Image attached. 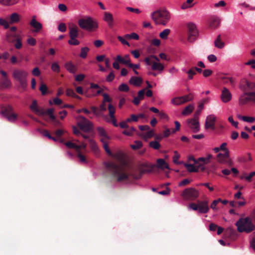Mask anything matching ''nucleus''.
Segmentation results:
<instances>
[{"label": "nucleus", "instance_id": "obj_1", "mask_svg": "<svg viewBox=\"0 0 255 255\" xmlns=\"http://www.w3.org/2000/svg\"><path fill=\"white\" fill-rule=\"evenodd\" d=\"M105 165L107 171L114 177H116L118 182L128 179L129 176L134 179H138L141 177L143 174L151 172L155 167L154 164L142 163L139 167V173L135 174L134 172H131L128 174L125 171L124 167L118 165L114 162H105Z\"/></svg>", "mask_w": 255, "mask_h": 255}, {"label": "nucleus", "instance_id": "obj_2", "mask_svg": "<svg viewBox=\"0 0 255 255\" xmlns=\"http://www.w3.org/2000/svg\"><path fill=\"white\" fill-rule=\"evenodd\" d=\"M245 84H241L240 88L244 91L239 99V104L244 105L249 102L255 104V83L246 81Z\"/></svg>", "mask_w": 255, "mask_h": 255}, {"label": "nucleus", "instance_id": "obj_3", "mask_svg": "<svg viewBox=\"0 0 255 255\" xmlns=\"http://www.w3.org/2000/svg\"><path fill=\"white\" fill-rule=\"evenodd\" d=\"M238 231L240 233H250L255 230V225L249 217L240 218L236 223Z\"/></svg>", "mask_w": 255, "mask_h": 255}, {"label": "nucleus", "instance_id": "obj_4", "mask_svg": "<svg viewBox=\"0 0 255 255\" xmlns=\"http://www.w3.org/2000/svg\"><path fill=\"white\" fill-rule=\"evenodd\" d=\"M151 16L156 24L164 26L167 24L170 19V13L165 9L154 11Z\"/></svg>", "mask_w": 255, "mask_h": 255}, {"label": "nucleus", "instance_id": "obj_5", "mask_svg": "<svg viewBox=\"0 0 255 255\" xmlns=\"http://www.w3.org/2000/svg\"><path fill=\"white\" fill-rule=\"evenodd\" d=\"M79 26L83 29L89 32H94L98 28V24L91 17H87L85 18H81L78 20Z\"/></svg>", "mask_w": 255, "mask_h": 255}, {"label": "nucleus", "instance_id": "obj_6", "mask_svg": "<svg viewBox=\"0 0 255 255\" xmlns=\"http://www.w3.org/2000/svg\"><path fill=\"white\" fill-rule=\"evenodd\" d=\"M27 75L28 73L22 69H15L12 73L13 78L19 82L20 86L22 88H25L27 86L26 78Z\"/></svg>", "mask_w": 255, "mask_h": 255}, {"label": "nucleus", "instance_id": "obj_7", "mask_svg": "<svg viewBox=\"0 0 255 255\" xmlns=\"http://www.w3.org/2000/svg\"><path fill=\"white\" fill-rule=\"evenodd\" d=\"M227 145V143L224 142L219 147L220 150L224 151V153H219L217 155V160L221 163L231 164V161L229 159L230 151L226 147Z\"/></svg>", "mask_w": 255, "mask_h": 255}, {"label": "nucleus", "instance_id": "obj_8", "mask_svg": "<svg viewBox=\"0 0 255 255\" xmlns=\"http://www.w3.org/2000/svg\"><path fill=\"white\" fill-rule=\"evenodd\" d=\"M0 113L11 123H14L17 119V115L13 112V109L11 106L2 107Z\"/></svg>", "mask_w": 255, "mask_h": 255}, {"label": "nucleus", "instance_id": "obj_9", "mask_svg": "<svg viewBox=\"0 0 255 255\" xmlns=\"http://www.w3.org/2000/svg\"><path fill=\"white\" fill-rule=\"evenodd\" d=\"M187 40L189 42H194L198 35L196 25L192 22H189L187 24Z\"/></svg>", "mask_w": 255, "mask_h": 255}, {"label": "nucleus", "instance_id": "obj_10", "mask_svg": "<svg viewBox=\"0 0 255 255\" xmlns=\"http://www.w3.org/2000/svg\"><path fill=\"white\" fill-rule=\"evenodd\" d=\"M199 193L194 188H186L183 190L181 196L185 199L194 200L199 197Z\"/></svg>", "mask_w": 255, "mask_h": 255}, {"label": "nucleus", "instance_id": "obj_11", "mask_svg": "<svg viewBox=\"0 0 255 255\" xmlns=\"http://www.w3.org/2000/svg\"><path fill=\"white\" fill-rule=\"evenodd\" d=\"M79 121L77 125L79 128L85 132L89 131L92 127V124L88 120L82 116L79 117Z\"/></svg>", "mask_w": 255, "mask_h": 255}, {"label": "nucleus", "instance_id": "obj_12", "mask_svg": "<svg viewBox=\"0 0 255 255\" xmlns=\"http://www.w3.org/2000/svg\"><path fill=\"white\" fill-rule=\"evenodd\" d=\"M90 109L94 115L96 117H100L103 115V112L107 110L106 103H102L100 105L99 108L95 106L90 107Z\"/></svg>", "mask_w": 255, "mask_h": 255}, {"label": "nucleus", "instance_id": "obj_13", "mask_svg": "<svg viewBox=\"0 0 255 255\" xmlns=\"http://www.w3.org/2000/svg\"><path fill=\"white\" fill-rule=\"evenodd\" d=\"M216 118L213 115L208 116L206 120L205 128L206 129L211 128L213 130L215 129V123Z\"/></svg>", "mask_w": 255, "mask_h": 255}, {"label": "nucleus", "instance_id": "obj_14", "mask_svg": "<svg viewBox=\"0 0 255 255\" xmlns=\"http://www.w3.org/2000/svg\"><path fill=\"white\" fill-rule=\"evenodd\" d=\"M31 27L33 28L32 32L38 33L42 29V25L35 19V16H33L29 23Z\"/></svg>", "mask_w": 255, "mask_h": 255}, {"label": "nucleus", "instance_id": "obj_15", "mask_svg": "<svg viewBox=\"0 0 255 255\" xmlns=\"http://www.w3.org/2000/svg\"><path fill=\"white\" fill-rule=\"evenodd\" d=\"M221 99L223 102L228 103L232 99V94L230 91L226 87H224L222 91Z\"/></svg>", "mask_w": 255, "mask_h": 255}, {"label": "nucleus", "instance_id": "obj_16", "mask_svg": "<svg viewBox=\"0 0 255 255\" xmlns=\"http://www.w3.org/2000/svg\"><path fill=\"white\" fill-rule=\"evenodd\" d=\"M220 24V19L219 17L213 16L209 18L208 20V26L211 29H216Z\"/></svg>", "mask_w": 255, "mask_h": 255}, {"label": "nucleus", "instance_id": "obj_17", "mask_svg": "<svg viewBox=\"0 0 255 255\" xmlns=\"http://www.w3.org/2000/svg\"><path fill=\"white\" fill-rule=\"evenodd\" d=\"M184 166L187 170L190 172H198L199 170L204 171L205 170L204 166L201 164H199V165L195 166L192 164L185 163Z\"/></svg>", "mask_w": 255, "mask_h": 255}, {"label": "nucleus", "instance_id": "obj_18", "mask_svg": "<svg viewBox=\"0 0 255 255\" xmlns=\"http://www.w3.org/2000/svg\"><path fill=\"white\" fill-rule=\"evenodd\" d=\"M30 109L33 111L36 115L39 116H44L45 114V111L43 109H40L38 108L37 101L33 100L30 106Z\"/></svg>", "mask_w": 255, "mask_h": 255}, {"label": "nucleus", "instance_id": "obj_19", "mask_svg": "<svg viewBox=\"0 0 255 255\" xmlns=\"http://www.w3.org/2000/svg\"><path fill=\"white\" fill-rule=\"evenodd\" d=\"M69 36L70 39H74V38H77L79 36V28L78 26L73 24L69 26Z\"/></svg>", "mask_w": 255, "mask_h": 255}, {"label": "nucleus", "instance_id": "obj_20", "mask_svg": "<svg viewBox=\"0 0 255 255\" xmlns=\"http://www.w3.org/2000/svg\"><path fill=\"white\" fill-rule=\"evenodd\" d=\"M189 126L193 130V132H196L199 130V123L198 118L194 117V119L188 121Z\"/></svg>", "mask_w": 255, "mask_h": 255}, {"label": "nucleus", "instance_id": "obj_21", "mask_svg": "<svg viewBox=\"0 0 255 255\" xmlns=\"http://www.w3.org/2000/svg\"><path fill=\"white\" fill-rule=\"evenodd\" d=\"M199 209L198 211L200 213H207L209 210L208 202L207 201H198Z\"/></svg>", "mask_w": 255, "mask_h": 255}, {"label": "nucleus", "instance_id": "obj_22", "mask_svg": "<svg viewBox=\"0 0 255 255\" xmlns=\"http://www.w3.org/2000/svg\"><path fill=\"white\" fill-rule=\"evenodd\" d=\"M104 20L107 22L110 28H112L114 26V18L112 13L105 12L104 13Z\"/></svg>", "mask_w": 255, "mask_h": 255}, {"label": "nucleus", "instance_id": "obj_23", "mask_svg": "<svg viewBox=\"0 0 255 255\" xmlns=\"http://www.w3.org/2000/svg\"><path fill=\"white\" fill-rule=\"evenodd\" d=\"M116 60L121 64H125L127 66L130 62V59L128 55H126L124 57H122L121 55H117L116 57Z\"/></svg>", "mask_w": 255, "mask_h": 255}, {"label": "nucleus", "instance_id": "obj_24", "mask_svg": "<svg viewBox=\"0 0 255 255\" xmlns=\"http://www.w3.org/2000/svg\"><path fill=\"white\" fill-rule=\"evenodd\" d=\"M143 82L142 79L139 77L132 76L129 81V84L134 86H140Z\"/></svg>", "mask_w": 255, "mask_h": 255}, {"label": "nucleus", "instance_id": "obj_25", "mask_svg": "<svg viewBox=\"0 0 255 255\" xmlns=\"http://www.w3.org/2000/svg\"><path fill=\"white\" fill-rule=\"evenodd\" d=\"M10 24L18 23L20 21V15L16 12L12 13L8 18Z\"/></svg>", "mask_w": 255, "mask_h": 255}, {"label": "nucleus", "instance_id": "obj_26", "mask_svg": "<svg viewBox=\"0 0 255 255\" xmlns=\"http://www.w3.org/2000/svg\"><path fill=\"white\" fill-rule=\"evenodd\" d=\"M21 36L20 34L16 33H7L6 34V39L8 42L13 43L15 40H17L18 38H21Z\"/></svg>", "mask_w": 255, "mask_h": 255}, {"label": "nucleus", "instance_id": "obj_27", "mask_svg": "<svg viewBox=\"0 0 255 255\" xmlns=\"http://www.w3.org/2000/svg\"><path fill=\"white\" fill-rule=\"evenodd\" d=\"M65 68L70 73L74 74L77 71V68L71 61L65 64Z\"/></svg>", "mask_w": 255, "mask_h": 255}, {"label": "nucleus", "instance_id": "obj_28", "mask_svg": "<svg viewBox=\"0 0 255 255\" xmlns=\"http://www.w3.org/2000/svg\"><path fill=\"white\" fill-rule=\"evenodd\" d=\"M157 164L155 165L157 167L161 169H164L165 168L166 169H169V166L167 164V163L164 161V159L159 158L157 160Z\"/></svg>", "mask_w": 255, "mask_h": 255}, {"label": "nucleus", "instance_id": "obj_29", "mask_svg": "<svg viewBox=\"0 0 255 255\" xmlns=\"http://www.w3.org/2000/svg\"><path fill=\"white\" fill-rule=\"evenodd\" d=\"M10 81L8 77H2L0 80V84L1 88H8L10 86Z\"/></svg>", "mask_w": 255, "mask_h": 255}, {"label": "nucleus", "instance_id": "obj_30", "mask_svg": "<svg viewBox=\"0 0 255 255\" xmlns=\"http://www.w3.org/2000/svg\"><path fill=\"white\" fill-rule=\"evenodd\" d=\"M215 46L218 48L222 49L225 46V43L221 40V35H218L214 41Z\"/></svg>", "mask_w": 255, "mask_h": 255}, {"label": "nucleus", "instance_id": "obj_31", "mask_svg": "<svg viewBox=\"0 0 255 255\" xmlns=\"http://www.w3.org/2000/svg\"><path fill=\"white\" fill-rule=\"evenodd\" d=\"M194 109V106L193 105L190 104L185 108V109L182 112V114L184 116L188 115L193 112Z\"/></svg>", "mask_w": 255, "mask_h": 255}, {"label": "nucleus", "instance_id": "obj_32", "mask_svg": "<svg viewBox=\"0 0 255 255\" xmlns=\"http://www.w3.org/2000/svg\"><path fill=\"white\" fill-rule=\"evenodd\" d=\"M141 136L144 140H146L148 138H150L152 136H154V133L153 130H151L150 128L147 130V132L145 134H140Z\"/></svg>", "mask_w": 255, "mask_h": 255}, {"label": "nucleus", "instance_id": "obj_33", "mask_svg": "<svg viewBox=\"0 0 255 255\" xmlns=\"http://www.w3.org/2000/svg\"><path fill=\"white\" fill-rule=\"evenodd\" d=\"M151 68L153 70H158L162 71L164 69L163 65L158 62H153Z\"/></svg>", "mask_w": 255, "mask_h": 255}, {"label": "nucleus", "instance_id": "obj_34", "mask_svg": "<svg viewBox=\"0 0 255 255\" xmlns=\"http://www.w3.org/2000/svg\"><path fill=\"white\" fill-rule=\"evenodd\" d=\"M100 140L103 143V147H104V149L105 150L106 152L109 155H111L112 152L109 147L108 144L107 142V140H105V139L104 138H101Z\"/></svg>", "mask_w": 255, "mask_h": 255}, {"label": "nucleus", "instance_id": "obj_35", "mask_svg": "<svg viewBox=\"0 0 255 255\" xmlns=\"http://www.w3.org/2000/svg\"><path fill=\"white\" fill-rule=\"evenodd\" d=\"M65 144L69 148L75 149L76 151H79V150H80L81 147L78 146V145L71 141H67L65 143Z\"/></svg>", "mask_w": 255, "mask_h": 255}, {"label": "nucleus", "instance_id": "obj_36", "mask_svg": "<svg viewBox=\"0 0 255 255\" xmlns=\"http://www.w3.org/2000/svg\"><path fill=\"white\" fill-rule=\"evenodd\" d=\"M151 58L155 59L156 61H157L158 62L159 61V59L158 57H157L155 55H151L149 57H147L145 58L144 61L147 65L152 66L153 62L151 60Z\"/></svg>", "mask_w": 255, "mask_h": 255}, {"label": "nucleus", "instance_id": "obj_37", "mask_svg": "<svg viewBox=\"0 0 255 255\" xmlns=\"http://www.w3.org/2000/svg\"><path fill=\"white\" fill-rule=\"evenodd\" d=\"M90 49L87 47H84L81 48V52L80 54V57L85 59L87 56L88 52L89 51Z\"/></svg>", "mask_w": 255, "mask_h": 255}, {"label": "nucleus", "instance_id": "obj_38", "mask_svg": "<svg viewBox=\"0 0 255 255\" xmlns=\"http://www.w3.org/2000/svg\"><path fill=\"white\" fill-rule=\"evenodd\" d=\"M171 103L175 105H180L184 104L182 96L173 98L171 101Z\"/></svg>", "mask_w": 255, "mask_h": 255}, {"label": "nucleus", "instance_id": "obj_39", "mask_svg": "<svg viewBox=\"0 0 255 255\" xmlns=\"http://www.w3.org/2000/svg\"><path fill=\"white\" fill-rule=\"evenodd\" d=\"M238 118L250 123H253L255 121V118L254 117H250L247 116H238Z\"/></svg>", "mask_w": 255, "mask_h": 255}, {"label": "nucleus", "instance_id": "obj_40", "mask_svg": "<svg viewBox=\"0 0 255 255\" xmlns=\"http://www.w3.org/2000/svg\"><path fill=\"white\" fill-rule=\"evenodd\" d=\"M18 0H0V3L6 5H10L17 3Z\"/></svg>", "mask_w": 255, "mask_h": 255}, {"label": "nucleus", "instance_id": "obj_41", "mask_svg": "<svg viewBox=\"0 0 255 255\" xmlns=\"http://www.w3.org/2000/svg\"><path fill=\"white\" fill-rule=\"evenodd\" d=\"M170 32L169 29H165L159 34L160 37L162 39H166L167 38L168 35Z\"/></svg>", "mask_w": 255, "mask_h": 255}, {"label": "nucleus", "instance_id": "obj_42", "mask_svg": "<svg viewBox=\"0 0 255 255\" xmlns=\"http://www.w3.org/2000/svg\"><path fill=\"white\" fill-rule=\"evenodd\" d=\"M108 110L110 118H113L116 112L115 108L112 104H110L108 105Z\"/></svg>", "mask_w": 255, "mask_h": 255}, {"label": "nucleus", "instance_id": "obj_43", "mask_svg": "<svg viewBox=\"0 0 255 255\" xmlns=\"http://www.w3.org/2000/svg\"><path fill=\"white\" fill-rule=\"evenodd\" d=\"M212 157L211 155H209L208 157L204 158V157H200L198 158L197 160L198 161V163L196 164L197 165H199V164H201L200 163V162H202L203 164H207L209 162L210 159ZM202 165L204 166V165L202 164Z\"/></svg>", "mask_w": 255, "mask_h": 255}, {"label": "nucleus", "instance_id": "obj_44", "mask_svg": "<svg viewBox=\"0 0 255 255\" xmlns=\"http://www.w3.org/2000/svg\"><path fill=\"white\" fill-rule=\"evenodd\" d=\"M98 134L101 136V138H104L105 140L108 138V136L106 134V131L102 128H98L97 129Z\"/></svg>", "mask_w": 255, "mask_h": 255}, {"label": "nucleus", "instance_id": "obj_45", "mask_svg": "<svg viewBox=\"0 0 255 255\" xmlns=\"http://www.w3.org/2000/svg\"><path fill=\"white\" fill-rule=\"evenodd\" d=\"M142 146V142L139 140H135L134 144L131 145V147L134 150L140 148Z\"/></svg>", "mask_w": 255, "mask_h": 255}, {"label": "nucleus", "instance_id": "obj_46", "mask_svg": "<svg viewBox=\"0 0 255 255\" xmlns=\"http://www.w3.org/2000/svg\"><path fill=\"white\" fill-rule=\"evenodd\" d=\"M9 24H10L9 23V20H8V19L6 20L2 18H0V25L3 26L4 28H8L9 27Z\"/></svg>", "mask_w": 255, "mask_h": 255}, {"label": "nucleus", "instance_id": "obj_47", "mask_svg": "<svg viewBox=\"0 0 255 255\" xmlns=\"http://www.w3.org/2000/svg\"><path fill=\"white\" fill-rule=\"evenodd\" d=\"M149 146L154 149H158L160 147V143L157 141H150Z\"/></svg>", "mask_w": 255, "mask_h": 255}, {"label": "nucleus", "instance_id": "obj_48", "mask_svg": "<svg viewBox=\"0 0 255 255\" xmlns=\"http://www.w3.org/2000/svg\"><path fill=\"white\" fill-rule=\"evenodd\" d=\"M182 97L184 104L186 102L192 101L193 99L194 96L192 94L190 93L188 95L182 96Z\"/></svg>", "mask_w": 255, "mask_h": 255}, {"label": "nucleus", "instance_id": "obj_49", "mask_svg": "<svg viewBox=\"0 0 255 255\" xmlns=\"http://www.w3.org/2000/svg\"><path fill=\"white\" fill-rule=\"evenodd\" d=\"M47 90L48 88L46 85L45 84L41 83L39 87V90L41 92L42 95H45L47 93Z\"/></svg>", "mask_w": 255, "mask_h": 255}, {"label": "nucleus", "instance_id": "obj_50", "mask_svg": "<svg viewBox=\"0 0 255 255\" xmlns=\"http://www.w3.org/2000/svg\"><path fill=\"white\" fill-rule=\"evenodd\" d=\"M125 37L127 39H133L135 40H138L139 39V36L134 32H132L129 34H126Z\"/></svg>", "mask_w": 255, "mask_h": 255}, {"label": "nucleus", "instance_id": "obj_51", "mask_svg": "<svg viewBox=\"0 0 255 255\" xmlns=\"http://www.w3.org/2000/svg\"><path fill=\"white\" fill-rule=\"evenodd\" d=\"M135 131H136V129L134 128L131 127L128 130H124L123 132V133L125 135H127L131 136L132 135L133 132Z\"/></svg>", "mask_w": 255, "mask_h": 255}, {"label": "nucleus", "instance_id": "obj_52", "mask_svg": "<svg viewBox=\"0 0 255 255\" xmlns=\"http://www.w3.org/2000/svg\"><path fill=\"white\" fill-rule=\"evenodd\" d=\"M255 176V171L252 172L250 173L249 175L246 176V174H244V175L241 177V179L245 178L248 181L251 182L252 181V178Z\"/></svg>", "mask_w": 255, "mask_h": 255}, {"label": "nucleus", "instance_id": "obj_53", "mask_svg": "<svg viewBox=\"0 0 255 255\" xmlns=\"http://www.w3.org/2000/svg\"><path fill=\"white\" fill-rule=\"evenodd\" d=\"M119 90L121 92H128L129 91V87L127 84L123 83L119 87Z\"/></svg>", "mask_w": 255, "mask_h": 255}, {"label": "nucleus", "instance_id": "obj_54", "mask_svg": "<svg viewBox=\"0 0 255 255\" xmlns=\"http://www.w3.org/2000/svg\"><path fill=\"white\" fill-rule=\"evenodd\" d=\"M51 68L52 70L55 72L59 73L60 72V66L57 63H53L51 65Z\"/></svg>", "mask_w": 255, "mask_h": 255}, {"label": "nucleus", "instance_id": "obj_55", "mask_svg": "<svg viewBox=\"0 0 255 255\" xmlns=\"http://www.w3.org/2000/svg\"><path fill=\"white\" fill-rule=\"evenodd\" d=\"M188 75V78L189 79H192L193 76L196 74V71L194 70V68H192L189 69L188 71L186 72Z\"/></svg>", "mask_w": 255, "mask_h": 255}, {"label": "nucleus", "instance_id": "obj_56", "mask_svg": "<svg viewBox=\"0 0 255 255\" xmlns=\"http://www.w3.org/2000/svg\"><path fill=\"white\" fill-rule=\"evenodd\" d=\"M21 38H18L17 40H15V43L14 44V47L17 49H19L22 47V43H21Z\"/></svg>", "mask_w": 255, "mask_h": 255}, {"label": "nucleus", "instance_id": "obj_57", "mask_svg": "<svg viewBox=\"0 0 255 255\" xmlns=\"http://www.w3.org/2000/svg\"><path fill=\"white\" fill-rule=\"evenodd\" d=\"M115 74L113 71H111L106 78V81L111 82L113 81L115 78Z\"/></svg>", "mask_w": 255, "mask_h": 255}, {"label": "nucleus", "instance_id": "obj_58", "mask_svg": "<svg viewBox=\"0 0 255 255\" xmlns=\"http://www.w3.org/2000/svg\"><path fill=\"white\" fill-rule=\"evenodd\" d=\"M77 156L79 158L80 161L81 162L85 163L87 162L86 157L83 155L81 153L80 150L79 151H77Z\"/></svg>", "mask_w": 255, "mask_h": 255}, {"label": "nucleus", "instance_id": "obj_59", "mask_svg": "<svg viewBox=\"0 0 255 255\" xmlns=\"http://www.w3.org/2000/svg\"><path fill=\"white\" fill-rule=\"evenodd\" d=\"M138 120V117L137 115L132 114L129 118L127 119V122H137Z\"/></svg>", "mask_w": 255, "mask_h": 255}, {"label": "nucleus", "instance_id": "obj_60", "mask_svg": "<svg viewBox=\"0 0 255 255\" xmlns=\"http://www.w3.org/2000/svg\"><path fill=\"white\" fill-rule=\"evenodd\" d=\"M203 107L204 106H203V104H199L198 107V109L197 110L194 114V117H197V118H198V116L200 115L201 111L203 109Z\"/></svg>", "mask_w": 255, "mask_h": 255}, {"label": "nucleus", "instance_id": "obj_61", "mask_svg": "<svg viewBox=\"0 0 255 255\" xmlns=\"http://www.w3.org/2000/svg\"><path fill=\"white\" fill-rule=\"evenodd\" d=\"M145 90L146 89H143L138 92L137 97L140 101L144 99Z\"/></svg>", "mask_w": 255, "mask_h": 255}, {"label": "nucleus", "instance_id": "obj_62", "mask_svg": "<svg viewBox=\"0 0 255 255\" xmlns=\"http://www.w3.org/2000/svg\"><path fill=\"white\" fill-rule=\"evenodd\" d=\"M103 97L104 98L103 102H104V103H106V102L110 103L112 101V99L110 97L109 95L107 93H104L103 94Z\"/></svg>", "mask_w": 255, "mask_h": 255}, {"label": "nucleus", "instance_id": "obj_63", "mask_svg": "<svg viewBox=\"0 0 255 255\" xmlns=\"http://www.w3.org/2000/svg\"><path fill=\"white\" fill-rule=\"evenodd\" d=\"M180 157V155L178 153L177 151H174V155L173 157V162L176 164H179V162L178 161L179 158Z\"/></svg>", "mask_w": 255, "mask_h": 255}, {"label": "nucleus", "instance_id": "obj_64", "mask_svg": "<svg viewBox=\"0 0 255 255\" xmlns=\"http://www.w3.org/2000/svg\"><path fill=\"white\" fill-rule=\"evenodd\" d=\"M191 180L188 179H184L180 182L179 183V186H184L189 184L191 182Z\"/></svg>", "mask_w": 255, "mask_h": 255}]
</instances>
